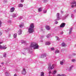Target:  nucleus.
Segmentation results:
<instances>
[{"mask_svg":"<svg viewBox=\"0 0 76 76\" xmlns=\"http://www.w3.org/2000/svg\"><path fill=\"white\" fill-rule=\"evenodd\" d=\"M72 68V66H71L70 68V69H71Z\"/></svg>","mask_w":76,"mask_h":76,"instance_id":"a19ab883","label":"nucleus"},{"mask_svg":"<svg viewBox=\"0 0 76 76\" xmlns=\"http://www.w3.org/2000/svg\"><path fill=\"white\" fill-rule=\"evenodd\" d=\"M31 48H33L34 49H38L39 45L33 42L31 44Z\"/></svg>","mask_w":76,"mask_h":76,"instance_id":"f257e3e1","label":"nucleus"},{"mask_svg":"<svg viewBox=\"0 0 76 76\" xmlns=\"http://www.w3.org/2000/svg\"><path fill=\"white\" fill-rule=\"evenodd\" d=\"M43 12L44 13H47V10H44Z\"/></svg>","mask_w":76,"mask_h":76,"instance_id":"a878e982","label":"nucleus"},{"mask_svg":"<svg viewBox=\"0 0 76 76\" xmlns=\"http://www.w3.org/2000/svg\"><path fill=\"white\" fill-rule=\"evenodd\" d=\"M42 56H43V57H46V56H45L44 55V54H42Z\"/></svg>","mask_w":76,"mask_h":76,"instance_id":"2f4dec72","label":"nucleus"},{"mask_svg":"<svg viewBox=\"0 0 76 76\" xmlns=\"http://www.w3.org/2000/svg\"><path fill=\"white\" fill-rule=\"evenodd\" d=\"M51 50H54V48H51Z\"/></svg>","mask_w":76,"mask_h":76,"instance_id":"c85d7f7f","label":"nucleus"},{"mask_svg":"<svg viewBox=\"0 0 76 76\" xmlns=\"http://www.w3.org/2000/svg\"><path fill=\"white\" fill-rule=\"evenodd\" d=\"M22 30L21 29H20L18 32V34L19 35H20L22 34Z\"/></svg>","mask_w":76,"mask_h":76,"instance_id":"9d476101","label":"nucleus"},{"mask_svg":"<svg viewBox=\"0 0 76 76\" xmlns=\"http://www.w3.org/2000/svg\"><path fill=\"white\" fill-rule=\"evenodd\" d=\"M50 73H51V72H49V74H50Z\"/></svg>","mask_w":76,"mask_h":76,"instance_id":"79ce46f5","label":"nucleus"},{"mask_svg":"<svg viewBox=\"0 0 76 76\" xmlns=\"http://www.w3.org/2000/svg\"><path fill=\"white\" fill-rule=\"evenodd\" d=\"M1 20H0V27H1Z\"/></svg>","mask_w":76,"mask_h":76,"instance_id":"b1692460","label":"nucleus"},{"mask_svg":"<svg viewBox=\"0 0 76 76\" xmlns=\"http://www.w3.org/2000/svg\"><path fill=\"white\" fill-rule=\"evenodd\" d=\"M18 7H23V4H19Z\"/></svg>","mask_w":76,"mask_h":76,"instance_id":"2eb2a0df","label":"nucleus"},{"mask_svg":"<svg viewBox=\"0 0 76 76\" xmlns=\"http://www.w3.org/2000/svg\"><path fill=\"white\" fill-rule=\"evenodd\" d=\"M1 34H2V33H1V32H0V36L1 35Z\"/></svg>","mask_w":76,"mask_h":76,"instance_id":"58836bf2","label":"nucleus"},{"mask_svg":"<svg viewBox=\"0 0 76 76\" xmlns=\"http://www.w3.org/2000/svg\"><path fill=\"white\" fill-rule=\"evenodd\" d=\"M63 62L62 61H60V64H63Z\"/></svg>","mask_w":76,"mask_h":76,"instance_id":"4be33fe9","label":"nucleus"},{"mask_svg":"<svg viewBox=\"0 0 76 76\" xmlns=\"http://www.w3.org/2000/svg\"><path fill=\"white\" fill-rule=\"evenodd\" d=\"M56 40H58V38L57 37H56Z\"/></svg>","mask_w":76,"mask_h":76,"instance_id":"393cba45","label":"nucleus"},{"mask_svg":"<svg viewBox=\"0 0 76 76\" xmlns=\"http://www.w3.org/2000/svg\"><path fill=\"white\" fill-rule=\"evenodd\" d=\"M4 64V63H2V64Z\"/></svg>","mask_w":76,"mask_h":76,"instance_id":"37998d69","label":"nucleus"},{"mask_svg":"<svg viewBox=\"0 0 76 76\" xmlns=\"http://www.w3.org/2000/svg\"><path fill=\"white\" fill-rule=\"evenodd\" d=\"M72 61L74 62L75 61V59H73L72 60Z\"/></svg>","mask_w":76,"mask_h":76,"instance_id":"473e14b6","label":"nucleus"},{"mask_svg":"<svg viewBox=\"0 0 76 76\" xmlns=\"http://www.w3.org/2000/svg\"><path fill=\"white\" fill-rule=\"evenodd\" d=\"M51 66V64L49 63L48 66V70H50V69H51V70H52V69H54V65L53 64L52 66Z\"/></svg>","mask_w":76,"mask_h":76,"instance_id":"f03ea898","label":"nucleus"},{"mask_svg":"<svg viewBox=\"0 0 76 76\" xmlns=\"http://www.w3.org/2000/svg\"><path fill=\"white\" fill-rule=\"evenodd\" d=\"M28 32L29 34H31V33H32L34 32V28H30L28 29Z\"/></svg>","mask_w":76,"mask_h":76,"instance_id":"20e7f679","label":"nucleus"},{"mask_svg":"<svg viewBox=\"0 0 76 76\" xmlns=\"http://www.w3.org/2000/svg\"><path fill=\"white\" fill-rule=\"evenodd\" d=\"M72 28H71L69 29V34H71L72 33Z\"/></svg>","mask_w":76,"mask_h":76,"instance_id":"4468645a","label":"nucleus"},{"mask_svg":"<svg viewBox=\"0 0 76 76\" xmlns=\"http://www.w3.org/2000/svg\"><path fill=\"white\" fill-rule=\"evenodd\" d=\"M15 11V8L12 7L11 8L10 10L11 12H13Z\"/></svg>","mask_w":76,"mask_h":76,"instance_id":"1a4fd4ad","label":"nucleus"},{"mask_svg":"<svg viewBox=\"0 0 76 76\" xmlns=\"http://www.w3.org/2000/svg\"><path fill=\"white\" fill-rule=\"evenodd\" d=\"M42 7L39 8L38 9V12H41L42 10Z\"/></svg>","mask_w":76,"mask_h":76,"instance_id":"ddd939ff","label":"nucleus"},{"mask_svg":"<svg viewBox=\"0 0 76 76\" xmlns=\"http://www.w3.org/2000/svg\"><path fill=\"white\" fill-rule=\"evenodd\" d=\"M66 24L64 23H62L60 26L61 28H63L65 26Z\"/></svg>","mask_w":76,"mask_h":76,"instance_id":"6e6552de","label":"nucleus"},{"mask_svg":"<svg viewBox=\"0 0 76 76\" xmlns=\"http://www.w3.org/2000/svg\"><path fill=\"white\" fill-rule=\"evenodd\" d=\"M58 76H61V75H60V74H58Z\"/></svg>","mask_w":76,"mask_h":76,"instance_id":"e433bc0d","label":"nucleus"},{"mask_svg":"<svg viewBox=\"0 0 76 76\" xmlns=\"http://www.w3.org/2000/svg\"><path fill=\"white\" fill-rule=\"evenodd\" d=\"M34 24L32 23L30 25V28L34 29Z\"/></svg>","mask_w":76,"mask_h":76,"instance_id":"9b49d317","label":"nucleus"},{"mask_svg":"<svg viewBox=\"0 0 76 76\" xmlns=\"http://www.w3.org/2000/svg\"><path fill=\"white\" fill-rule=\"evenodd\" d=\"M14 76H17V75H16V74H15L14 75Z\"/></svg>","mask_w":76,"mask_h":76,"instance_id":"ea45409f","label":"nucleus"},{"mask_svg":"<svg viewBox=\"0 0 76 76\" xmlns=\"http://www.w3.org/2000/svg\"><path fill=\"white\" fill-rule=\"evenodd\" d=\"M46 28L47 30H50V26H46Z\"/></svg>","mask_w":76,"mask_h":76,"instance_id":"f8f14e48","label":"nucleus"},{"mask_svg":"<svg viewBox=\"0 0 76 76\" xmlns=\"http://www.w3.org/2000/svg\"><path fill=\"white\" fill-rule=\"evenodd\" d=\"M12 17L13 18H15V17H16V15L15 14H13Z\"/></svg>","mask_w":76,"mask_h":76,"instance_id":"5701e85b","label":"nucleus"},{"mask_svg":"<svg viewBox=\"0 0 76 76\" xmlns=\"http://www.w3.org/2000/svg\"><path fill=\"white\" fill-rule=\"evenodd\" d=\"M62 45L63 46V47H65L66 45H65V44L64 43H62Z\"/></svg>","mask_w":76,"mask_h":76,"instance_id":"aec40b11","label":"nucleus"},{"mask_svg":"<svg viewBox=\"0 0 76 76\" xmlns=\"http://www.w3.org/2000/svg\"><path fill=\"white\" fill-rule=\"evenodd\" d=\"M50 36L51 35H50V34H48L46 36V37L47 38H49Z\"/></svg>","mask_w":76,"mask_h":76,"instance_id":"412c9836","label":"nucleus"},{"mask_svg":"<svg viewBox=\"0 0 76 76\" xmlns=\"http://www.w3.org/2000/svg\"><path fill=\"white\" fill-rule=\"evenodd\" d=\"M55 23H56V24H57V23H58V22L56 21L55 22Z\"/></svg>","mask_w":76,"mask_h":76,"instance_id":"c9c22d12","label":"nucleus"},{"mask_svg":"<svg viewBox=\"0 0 76 76\" xmlns=\"http://www.w3.org/2000/svg\"><path fill=\"white\" fill-rule=\"evenodd\" d=\"M13 37H14V38H16V37H17V34H14L13 35Z\"/></svg>","mask_w":76,"mask_h":76,"instance_id":"dca6fc26","label":"nucleus"},{"mask_svg":"<svg viewBox=\"0 0 76 76\" xmlns=\"http://www.w3.org/2000/svg\"><path fill=\"white\" fill-rule=\"evenodd\" d=\"M3 42H0V44H3ZM0 49L5 50V49H6V48H7V47H6L5 46L3 47L2 45H0Z\"/></svg>","mask_w":76,"mask_h":76,"instance_id":"7ed1b4c3","label":"nucleus"},{"mask_svg":"<svg viewBox=\"0 0 76 76\" xmlns=\"http://www.w3.org/2000/svg\"><path fill=\"white\" fill-rule=\"evenodd\" d=\"M24 2V0H21V2L22 3H23Z\"/></svg>","mask_w":76,"mask_h":76,"instance_id":"c756f323","label":"nucleus"},{"mask_svg":"<svg viewBox=\"0 0 76 76\" xmlns=\"http://www.w3.org/2000/svg\"><path fill=\"white\" fill-rule=\"evenodd\" d=\"M44 76V73L42 72L41 73V76Z\"/></svg>","mask_w":76,"mask_h":76,"instance_id":"6ab92c4d","label":"nucleus"},{"mask_svg":"<svg viewBox=\"0 0 76 76\" xmlns=\"http://www.w3.org/2000/svg\"><path fill=\"white\" fill-rule=\"evenodd\" d=\"M50 42H48L46 43V45H50Z\"/></svg>","mask_w":76,"mask_h":76,"instance_id":"f3484780","label":"nucleus"},{"mask_svg":"<svg viewBox=\"0 0 76 76\" xmlns=\"http://www.w3.org/2000/svg\"><path fill=\"white\" fill-rule=\"evenodd\" d=\"M56 16L57 18L56 19V20H60V14L59 13H57L56 14Z\"/></svg>","mask_w":76,"mask_h":76,"instance_id":"423d86ee","label":"nucleus"},{"mask_svg":"<svg viewBox=\"0 0 76 76\" xmlns=\"http://www.w3.org/2000/svg\"><path fill=\"white\" fill-rule=\"evenodd\" d=\"M59 52V50H58L56 51L55 52V54H57V53H58Z\"/></svg>","mask_w":76,"mask_h":76,"instance_id":"a211bd4d","label":"nucleus"},{"mask_svg":"<svg viewBox=\"0 0 76 76\" xmlns=\"http://www.w3.org/2000/svg\"><path fill=\"white\" fill-rule=\"evenodd\" d=\"M6 53H5L4 55V57H6Z\"/></svg>","mask_w":76,"mask_h":76,"instance_id":"7c9ffc66","label":"nucleus"},{"mask_svg":"<svg viewBox=\"0 0 76 76\" xmlns=\"http://www.w3.org/2000/svg\"><path fill=\"white\" fill-rule=\"evenodd\" d=\"M72 4H73L74 5H72L71 6V7H72V8H73L74 7H76V2H72Z\"/></svg>","mask_w":76,"mask_h":76,"instance_id":"0eeeda50","label":"nucleus"},{"mask_svg":"<svg viewBox=\"0 0 76 76\" xmlns=\"http://www.w3.org/2000/svg\"><path fill=\"white\" fill-rule=\"evenodd\" d=\"M61 76H66L64 75H61Z\"/></svg>","mask_w":76,"mask_h":76,"instance_id":"f704fd0d","label":"nucleus"},{"mask_svg":"<svg viewBox=\"0 0 76 76\" xmlns=\"http://www.w3.org/2000/svg\"><path fill=\"white\" fill-rule=\"evenodd\" d=\"M63 34V31H62L61 32V34Z\"/></svg>","mask_w":76,"mask_h":76,"instance_id":"4c0bfd02","label":"nucleus"},{"mask_svg":"<svg viewBox=\"0 0 76 76\" xmlns=\"http://www.w3.org/2000/svg\"><path fill=\"white\" fill-rule=\"evenodd\" d=\"M22 74L23 75H26V69L25 68H23V71L22 72Z\"/></svg>","mask_w":76,"mask_h":76,"instance_id":"39448f33","label":"nucleus"},{"mask_svg":"<svg viewBox=\"0 0 76 76\" xmlns=\"http://www.w3.org/2000/svg\"><path fill=\"white\" fill-rule=\"evenodd\" d=\"M23 26V25H20V28H22Z\"/></svg>","mask_w":76,"mask_h":76,"instance_id":"bb28decb","label":"nucleus"},{"mask_svg":"<svg viewBox=\"0 0 76 76\" xmlns=\"http://www.w3.org/2000/svg\"><path fill=\"white\" fill-rule=\"evenodd\" d=\"M56 72H57L56 71H55L53 72V73H56Z\"/></svg>","mask_w":76,"mask_h":76,"instance_id":"72a5a7b5","label":"nucleus"},{"mask_svg":"<svg viewBox=\"0 0 76 76\" xmlns=\"http://www.w3.org/2000/svg\"><path fill=\"white\" fill-rule=\"evenodd\" d=\"M7 74H8V72H7L5 73V75L7 76Z\"/></svg>","mask_w":76,"mask_h":76,"instance_id":"cd10ccee","label":"nucleus"},{"mask_svg":"<svg viewBox=\"0 0 76 76\" xmlns=\"http://www.w3.org/2000/svg\"><path fill=\"white\" fill-rule=\"evenodd\" d=\"M1 65H0V67H1Z\"/></svg>","mask_w":76,"mask_h":76,"instance_id":"c03bdc74","label":"nucleus"}]
</instances>
